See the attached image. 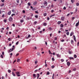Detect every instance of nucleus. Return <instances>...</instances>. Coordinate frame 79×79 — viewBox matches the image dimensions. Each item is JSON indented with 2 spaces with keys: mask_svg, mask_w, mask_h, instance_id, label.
Instances as JSON below:
<instances>
[{
  "mask_svg": "<svg viewBox=\"0 0 79 79\" xmlns=\"http://www.w3.org/2000/svg\"><path fill=\"white\" fill-rule=\"evenodd\" d=\"M79 26V23H77L76 24V26L77 27V26Z\"/></svg>",
  "mask_w": 79,
  "mask_h": 79,
  "instance_id": "nucleus-18",
  "label": "nucleus"
},
{
  "mask_svg": "<svg viewBox=\"0 0 79 79\" xmlns=\"http://www.w3.org/2000/svg\"><path fill=\"white\" fill-rule=\"evenodd\" d=\"M54 73L53 74V76H52V78L53 79H54V78H53V77H54Z\"/></svg>",
  "mask_w": 79,
  "mask_h": 79,
  "instance_id": "nucleus-58",
  "label": "nucleus"
},
{
  "mask_svg": "<svg viewBox=\"0 0 79 79\" xmlns=\"http://www.w3.org/2000/svg\"><path fill=\"white\" fill-rule=\"evenodd\" d=\"M21 23H23L24 22V20H20Z\"/></svg>",
  "mask_w": 79,
  "mask_h": 79,
  "instance_id": "nucleus-33",
  "label": "nucleus"
},
{
  "mask_svg": "<svg viewBox=\"0 0 79 79\" xmlns=\"http://www.w3.org/2000/svg\"><path fill=\"white\" fill-rule=\"evenodd\" d=\"M13 15H14V16H15V14H12V15H11V16H12V17L13 16Z\"/></svg>",
  "mask_w": 79,
  "mask_h": 79,
  "instance_id": "nucleus-38",
  "label": "nucleus"
},
{
  "mask_svg": "<svg viewBox=\"0 0 79 79\" xmlns=\"http://www.w3.org/2000/svg\"><path fill=\"white\" fill-rule=\"evenodd\" d=\"M11 11H10L8 13L7 15H11Z\"/></svg>",
  "mask_w": 79,
  "mask_h": 79,
  "instance_id": "nucleus-8",
  "label": "nucleus"
},
{
  "mask_svg": "<svg viewBox=\"0 0 79 79\" xmlns=\"http://www.w3.org/2000/svg\"><path fill=\"white\" fill-rule=\"evenodd\" d=\"M13 20V18L11 17H10V18L9 19V21L11 22Z\"/></svg>",
  "mask_w": 79,
  "mask_h": 79,
  "instance_id": "nucleus-2",
  "label": "nucleus"
},
{
  "mask_svg": "<svg viewBox=\"0 0 79 79\" xmlns=\"http://www.w3.org/2000/svg\"><path fill=\"white\" fill-rule=\"evenodd\" d=\"M37 79H38V78L39 77V76H40V75L39 74L37 73Z\"/></svg>",
  "mask_w": 79,
  "mask_h": 79,
  "instance_id": "nucleus-11",
  "label": "nucleus"
},
{
  "mask_svg": "<svg viewBox=\"0 0 79 79\" xmlns=\"http://www.w3.org/2000/svg\"><path fill=\"white\" fill-rule=\"evenodd\" d=\"M19 44V42L18 41L16 43V45H18V44Z\"/></svg>",
  "mask_w": 79,
  "mask_h": 79,
  "instance_id": "nucleus-37",
  "label": "nucleus"
},
{
  "mask_svg": "<svg viewBox=\"0 0 79 79\" xmlns=\"http://www.w3.org/2000/svg\"><path fill=\"white\" fill-rule=\"evenodd\" d=\"M8 73H11V70H8Z\"/></svg>",
  "mask_w": 79,
  "mask_h": 79,
  "instance_id": "nucleus-43",
  "label": "nucleus"
},
{
  "mask_svg": "<svg viewBox=\"0 0 79 79\" xmlns=\"http://www.w3.org/2000/svg\"><path fill=\"white\" fill-rule=\"evenodd\" d=\"M73 37L74 40L75 41V42H76V36H75V35H74Z\"/></svg>",
  "mask_w": 79,
  "mask_h": 79,
  "instance_id": "nucleus-7",
  "label": "nucleus"
},
{
  "mask_svg": "<svg viewBox=\"0 0 79 79\" xmlns=\"http://www.w3.org/2000/svg\"><path fill=\"white\" fill-rule=\"evenodd\" d=\"M28 5V6H31V3L28 2L27 4Z\"/></svg>",
  "mask_w": 79,
  "mask_h": 79,
  "instance_id": "nucleus-32",
  "label": "nucleus"
},
{
  "mask_svg": "<svg viewBox=\"0 0 79 79\" xmlns=\"http://www.w3.org/2000/svg\"><path fill=\"white\" fill-rule=\"evenodd\" d=\"M47 74L48 75H49V74H50V72H48Z\"/></svg>",
  "mask_w": 79,
  "mask_h": 79,
  "instance_id": "nucleus-44",
  "label": "nucleus"
},
{
  "mask_svg": "<svg viewBox=\"0 0 79 79\" xmlns=\"http://www.w3.org/2000/svg\"><path fill=\"white\" fill-rule=\"evenodd\" d=\"M11 49L10 48V50H9V51H8V53H10V52H11Z\"/></svg>",
  "mask_w": 79,
  "mask_h": 79,
  "instance_id": "nucleus-31",
  "label": "nucleus"
},
{
  "mask_svg": "<svg viewBox=\"0 0 79 79\" xmlns=\"http://www.w3.org/2000/svg\"><path fill=\"white\" fill-rule=\"evenodd\" d=\"M35 13H37V14H39V12L37 11H35Z\"/></svg>",
  "mask_w": 79,
  "mask_h": 79,
  "instance_id": "nucleus-39",
  "label": "nucleus"
},
{
  "mask_svg": "<svg viewBox=\"0 0 79 79\" xmlns=\"http://www.w3.org/2000/svg\"><path fill=\"white\" fill-rule=\"evenodd\" d=\"M77 46H79V42H78V43H77Z\"/></svg>",
  "mask_w": 79,
  "mask_h": 79,
  "instance_id": "nucleus-64",
  "label": "nucleus"
},
{
  "mask_svg": "<svg viewBox=\"0 0 79 79\" xmlns=\"http://www.w3.org/2000/svg\"><path fill=\"white\" fill-rule=\"evenodd\" d=\"M33 77H34V78H35V77H36V75L35 74H33Z\"/></svg>",
  "mask_w": 79,
  "mask_h": 79,
  "instance_id": "nucleus-14",
  "label": "nucleus"
},
{
  "mask_svg": "<svg viewBox=\"0 0 79 79\" xmlns=\"http://www.w3.org/2000/svg\"><path fill=\"white\" fill-rule=\"evenodd\" d=\"M28 38L30 37H31V35H28Z\"/></svg>",
  "mask_w": 79,
  "mask_h": 79,
  "instance_id": "nucleus-62",
  "label": "nucleus"
},
{
  "mask_svg": "<svg viewBox=\"0 0 79 79\" xmlns=\"http://www.w3.org/2000/svg\"><path fill=\"white\" fill-rule=\"evenodd\" d=\"M69 59H70L71 60H74V58H73V57H69Z\"/></svg>",
  "mask_w": 79,
  "mask_h": 79,
  "instance_id": "nucleus-13",
  "label": "nucleus"
},
{
  "mask_svg": "<svg viewBox=\"0 0 79 79\" xmlns=\"http://www.w3.org/2000/svg\"><path fill=\"white\" fill-rule=\"evenodd\" d=\"M60 60L62 62H63L64 61V60L63 59H61Z\"/></svg>",
  "mask_w": 79,
  "mask_h": 79,
  "instance_id": "nucleus-47",
  "label": "nucleus"
},
{
  "mask_svg": "<svg viewBox=\"0 0 79 79\" xmlns=\"http://www.w3.org/2000/svg\"><path fill=\"white\" fill-rule=\"evenodd\" d=\"M37 23V21H35L34 22V24H35H35H36Z\"/></svg>",
  "mask_w": 79,
  "mask_h": 79,
  "instance_id": "nucleus-26",
  "label": "nucleus"
},
{
  "mask_svg": "<svg viewBox=\"0 0 79 79\" xmlns=\"http://www.w3.org/2000/svg\"><path fill=\"white\" fill-rule=\"evenodd\" d=\"M61 42H64V40H61Z\"/></svg>",
  "mask_w": 79,
  "mask_h": 79,
  "instance_id": "nucleus-55",
  "label": "nucleus"
},
{
  "mask_svg": "<svg viewBox=\"0 0 79 79\" xmlns=\"http://www.w3.org/2000/svg\"><path fill=\"white\" fill-rule=\"evenodd\" d=\"M71 2H72V3H74V0H71Z\"/></svg>",
  "mask_w": 79,
  "mask_h": 79,
  "instance_id": "nucleus-54",
  "label": "nucleus"
},
{
  "mask_svg": "<svg viewBox=\"0 0 79 79\" xmlns=\"http://www.w3.org/2000/svg\"><path fill=\"white\" fill-rule=\"evenodd\" d=\"M44 26H47V23H44L43 24Z\"/></svg>",
  "mask_w": 79,
  "mask_h": 79,
  "instance_id": "nucleus-24",
  "label": "nucleus"
},
{
  "mask_svg": "<svg viewBox=\"0 0 79 79\" xmlns=\"http://www.w3.org/2000/svg\"><path fill=\"white\" fill-rule=\"evenodd\" d=\"M74 57L75 58H76L77 57V56H76V55L75 54L74 55Z\"/></svg>",
  "mask_w": 79,
  "mask_h": 79,
  "instance_id": "nucleus-27",
  "label": "nucleus"
},
{
  "mask_svg": "<svg viewBox=\"0 0 79 79\" xmlns=\"http://www.w3.org/2000/svg\"><path fill=\"white\" fill-rule=\"evenodd\" d=\"M52 61H55V59H54V58L53 57H52Z\"/></svg>",
  "mask_w": 79,
  "mask_h": 79,
  "instance_id": "nucleus-29",
  "label": "nucleus"
},
{
  "mask_svg": "<svg viewBox=\"0 0 79 79\" xmlns=\"http://www.w3.org/2000/svg\"><path fill=\"white\" fill-rule=\"evenodd\" d=\"M61 23V21H59L57 22L58 24H60Z\"/></svg>",
  "mask_w": 79,
  "mask_h": 79,
  "instance_id": "nucleus-15",
  "label": "nucleus"
},
{
  "mask_svg": "<svg viewBox=\"0 0 79 79\" xmlns=\"http://www.w3.org/2000/svg\"><path fill=\"white\" fill-rule=\"evenodd\" d=\"M2 54L3 55H4V52H2Z\"/></svg>",
  "mask_w": 79,
  "mask_h": 79,
  "instance_id": "nucleus-50",
  "label": "nucleus"
},
{
  "mask_svg": "<svg viewBox=\"0 0 79 79\" xmlns=\"http://www.w3.org/2000/svg\"><path fill=\"white\" fill-rule=\"evenodd\" d=\"M43 4L44 5H47V2L46 1H44V2H43Z\"/></svg>",
  "mask_w": 79,
  "mask_h": 79,
  "instance_id": "nucleus-4",
  "label": "nucleus"
},
{
  "mask_svg": "<svg viewBox=\"0 0 79 79\" xmlns=\"http://www.w3.org/2000/svg\"><path fill=\"white\" fill-rule=\"evenodd\" d=\"M19 61H20V59H19V58H18L17 62H19Z\"/></svg>",
  "mask_w": 79,
  "mask_h": 79,
  "instance_id": "nucleus-20",
  "label": "nucleus"
},
{
  "mask_svg": "<svg viewBox=\"0 0 79 79\" xmlns=\"http://www.w3.org/2000/svg\"><path fill=\"white\" fill-rule=\"evenodd\" d=\"M45 44L46 45H47V42L46 41L45 42Z\"/></svg>",
  "mask_w": 79,
  "mask_h": 79,
  "instance_id": "nucleus-63",
  "label": "nucleus"
},
{
  "mask_svg": "<svg viewBox=\"0 0 79 79\" xmlns=\"http://www.w3.org/2000/svg\"><path fill=\"white\" fill-rule=\"evenodd\" d=\"M61 19L62 21H64V17L62 16L61 18Z\"/></svg>",
  "mask_w": 79,
  "mask_h": 79,
  "instance_id": "nucleus-3",
  "label": "nucleus"
},
{
  "mask_svg": "<svg viewBox=\"0 0 79 79\" xmlns=\"http://www.w3.org/2000/svg\"><path fill=\"white\" fill-rule=\"evenodd\" d=\"M55 16V14H53L50 16V18H52V17H53V16Z\"/></svg>",
  "mask_w": 79,
  "mask_h": 79,
  "instance_id": "nucleus-12",
  "label": "nucleus"
},
{
  "mask_svg": "<svg viewBox=\"0 0 79 79\" xmlns=\"http://www.w3.org/2000/svg\"><path fill=\"white\" fill-rule=\"evenodd\" d=\"M76 5H77V6H79V3H76Z\"/></svg>",
  "mask_w": 79,
  "mask_h": 79,
  "instance_id": "nucleus-40",
  "label": "nucleus"
},
{
  "mask_svg": "<svg viewBox=\"0 0 79 79\" xmlns=\"http://www.w3.org/2000/svg\"><path fill=\"white\" fill-rule=\"evenodd\" d=\"M4 16H5V15H4V14H3L2 15V18H3V17H4Z\"/></svg>",
  "mask_w": 79,
  "mask_h": 79,
  "instance_id": "nucleus-51",
  "label": "nucleus"
},
{
  "mask_svg": "<svg viewBox=\"0 0 79 79\" xmlns=\"http://www.w3.org/2000/svg\"><path fill=\"white\" fill-rule=\"evenodd\" d=\"M54 11V10H51V13H53Z\"/></svg>",
  "mask_w": 79,
  "mask_h": 79,
  "instance_id": "nucleus-45",
  "label": "nucleus"
},
{
  "mask_svg": "<svg viewBox=\"0 0 79 79\" xmlns=\"http://www.w3.org/2000/svg\"><path fill=\"white\" fill-rule=\"evenodd\" d=\"M15 45H13V46L12 47L13 48H12V49H11V52H13V50H14V49H15Z\"/></svg>",
  "mask_w": 79,
  "mask_h": 79,
  "instance_id": "nucleus-5",
  "label": "nucleus"
},
{
  "mask_svg": "<svg viewBox=\"0 0 79 79\" xmlns=\"http://www.w3.org/2000/svg\"><path fill=\"white\" fill-rule=\"evenodd\" d=\"M55 68V66H54V65H52L51 66V68Z\"/></svg>",
  "mask_w": 79,
  "mask_h": 79,
  "instance_id": "nucleus-34",
  "label": "nucleus"
},
{
  "mask_svg": "<svg viewBox=\"0 0 79 79\" xmlns=\"http://www.w3.org/2000/svg\"><path fill=\"white\" fill-rule=\"evenodd\" d=\"M76 68H75L73 69V71H76Z\"/></svg>",
  "mask_w": 79,
  "mask_h": 79,
  "instance_id": "nucleus-30",
  "label": "nucleus"
},
{
  "mask_svg": "<svg viewBox=\"0 0 79 79\" xmlns=\"http://www.w3.org/2000/svg\"><path fill=\"white\" fill-rule=\"evenodd\" d=\"M1 57L2 58H3V55H1Z\"/></svg>",
  "mask_w": 79,
  "mask_h": 79,
  "instance_id": "nucleus-53",
  "label": "nucleus"
},
{
  "mask_svg": "<svg viewBox=\"0 0 79 79\" xmlns=\"http://www.w3.org/2000/svg\"><path fill=\"white\" fill-rule=\"evenodd\" d=\"M4 3H2L1 5V6H2H2H4Z\"/></svg>",
  "mask_w": 79,
  "mask_h": 79,
  "instance_id": "nucleus-28",
  "label": "nucleus"
},
{
  "mask_svg": "<svg viewBox=\"0 0 79 79\" xmlns=\"http://www.w3.org/2000/svg\"><path fill=\"white\" fill-rule=\"evenodd\" d=\"M66 7L65 6L63 8V10H66Z\"/></svg>",
  "mask_w": 79,
  "mask_h": 79,
  "instance_id": "nucleus-49",
  "label": "nucleus"
},
{
  "mask_svg": "<svg viewBox=\"0 0 79 79\" xmlns=\"http://www.w3.org/2000/svg\"><path fill=\"white\" fill-rule=\"evenodd\" d=\"M37 55L38 56H40V53L37 52Z\"/></svg>",
  "mask_w": 79,
  "mask_h": 79,
  "instance_id": "nucleus-19",
  "label": "nucleus"
},
{
  "mask_svg": "<svg viewBox=\"0 0 79 79\" xmlns=\"http://www.w3.org/2000/svg\"><path fill=\"white\" fill-rule=\"evenodd\" d=\"M69 54H71V53H72L71 52V51H69Z\"/></svg>",
  "mask_w": 79,
  "mask_h": 79,
  "instance_id": "nucleus-42",
  "label": "nucleus"
},
{
  "mask_svg": "<svg viewBox=\"0 0 79 79\" xmlns=\"http://www.w3.org/2000/svg\"><path fill=\"white\" fill-rule=\"evenodd\" d=\"M36 4H37V2H34V5H36Z\"/></svg>",
  "mask_w": 79,
  "mask_h": 79,
  "instance_id": "nucleus-16",
  "label": "nucleus"
},
{
  "mask_svg": "<svg viewBox=\"0 0 79 79\" xmlns=\"http://www.w3.org/2000/svg\"><path fill=\"white\" fill-rule=\"evenodd\" d=\"M66 34L67 35H69V32H67L66 33Z\"/></svg>",
  "mask_w": 79,
  "mask_h": 79,
  "instance_id": "nucleus-35",
  "label": "nucleus"
},
{
  "mask_svg": "<svg viewBox=\"0 0 79 79\" xmlns=\"http://www.w3.org/2000/svg\"><path fill=\"white\" fill-rule=\"evenodd\" d=\"M23 13H25V10H23Z\"/></svg>",
  "mask_w": 79,
  "mask_h": 79,
  "instance_id": "nucleus-61",
  "label": "nucleus"
},
{
  "mask_svg": "<svg viewBox=\"0 0 79 79\" xmlns=\"http://www.w3.org/2000/svg\"><path fill=\"white\" fill-rule=\"evenodd\" d=\"M12 74L13 76H15V73H13V72H12Z\"/></svg>",
  "mask_w": 79,
  "mask_h": 79,
  "instance_id": "nucleus-17",
  "label": "nucleus"
},
{
  "mask_svg": "<svg viewBox=\"0 0 79 79\" xmlns=\"http://www.w3.org/2000/svg\"><path fill=\"white\" fill-rule=\"evenodd\" d=\"M47 19L48 21L49 20H50V18H49V17H48L47 18Z\"/></svg>",
  "mask_w": 79,
  "mask_h": 79,
  "instance_id": "nucleus-52",
  "label": "nucleus"
},
{
  "mask_svg": "<svg viewBox=\"0 0 79 79\" xmlns=\"http://www.w3.org/2000/svg\"><path fill=\"white\" fill-rule=\"evenodd\" d=\"M52 27H50L48 28V30L49 31H52Z\"/></svg>",
  "mask_w": 79,
  "mask_h": 79,
  "instance_id": "nucleus-21",
  "label": "nucleus"
},
{
  "mask_svg": "<svg viewBox=\"0 0 79 79\" xmlns=\"http://www.w3.org/2000/svg\"><path fill=\"white\" fill-rule=\"evenodd\" d=\"M44 16H47V13H45L44 14Z\"/></svg>",
  "mask_w": 79,
  "mask_h": 79,
  "instance_id": "nucleus-25",
  "label": "nucleus"
},
{
  "mask_svg": "<svg viewBox=\"0 0 79 79\" xmlns=\"http://www.w3.org/2000/svg\"><path fill=\"white\" fill-rule=\"evenodd\" d=\"M1 2H2L3 3V2H5V0H1Z\"/></svg>",
  "mask_w": 79,
  "mask_h": 79,
  "instance_id": "nucleus-56",
  "label": "nucleus"
},
{
  "mask_svg": "<svg viewBox=\"0 0 79 79\" xmlns=\"http://www.w3.org/2000/svg\"><path fill=\"white\" fill-rule=\"evenodd\" d=\"M67 64L68 66H70V63L69 62H67Z\"/></svg>",
  "mask_w": 79,
  "mask_h": 79,
  "instance_id": "nucleus-10",
  "label": "nucleus"
},
{
  "mask_svg": "<svg viewBox=\"0 0 79 79\" xmlns=\"http://www.w3.org/2000/svg\"><path fill=\"white\" fill-rule=\"evenodd\" d=\"M19 0H17V3H19Z\"/></svg>",
  "mask_w": 79,
  "mask_h": 79,
  "instance_id": "nucleus-57",
  "label": "nucleus"
},
{
  "mask_svg": "<svg viewBox=\"0 0 79 79\" xmlns=\"http://www.w3.org/2000/svg\"><path fill=\"white\" fill-rule=\"evenodd\" d=\"M4 22L5 23H6V20L5 19L4 20Z\"/></svg>",
  "mask_w": 79,
  "mask_h": 79,
  "instance_id": "nucleus-41",
  "label": "nucleus"
},
{
  "mask_svg": "<svg viewBox=\"0 0 79 79\" xmlns=\"http://www.w3.org/2000/svg\"><path fill=\"white\" fill-rule=\"evenodd\" d=\"M73 43H74V41H73V40H71V43L72 44H73Z\"/></svg>",
  "mask_w": 79,
  "mask_h": 79,
  "instance_id": "nucleus-23",
  "label": "nucleus"
},
{
  "mask_svg": "<svg viewBox=\"0 0 79 79\" xmlns=\"http://www.w3.org/2000/svg\"><path fill=\"white\" fill-rule=\"evenodd\" d=\"M37 62H38V61H35V64H36L37 63Z\"/></svg>",
  "mask_w": 79,
  "mask_h": 79,
  "instance_id": "nucleus-46",
  "label": "nucleus"
},
{
  "mask_svg": "<svg viewBox=\"0 0 79 79\" xmlns=\"http://www.w3.org/2000/svg\"><path fill=\"white\" fill-rule=\"evenodd\" d=\"M19 55V53H17L16 54V56H18Z\"/></svg>",
  "mask_w": 79,
  "mask_h": 79,
  "instance_id": "nucleus-60",
  "label": "nucleus"
},
{
  "mask_svg": "<svg viewBox=\"0 0 79 79\" xmlns=\"http://www.w3.org/2000/svg\"><path fill=\"white\" fill-rule=\"evenodd\" d=\"M60 26L61 27H63V24H61L60 25Z\"/></svg>",
  "mask_w": 79,
  "mask_h": 79,
  "instance_id": "nucleus-22",
  "label": "nucleus"
},
{
  "mask_svg": "<svg viewBox=\"0 0 79 79\" xmlns=\"http://www.w3.org/2000/svg\"><path fill=\"white\" fill-rule=\"evenodd\" d=\"M8 40H9V41H10L11 40V38H9L8 39Z\"/></svg>",
  "mask_w": 79,
  "mask_h": 79,
  "instance_id": "nucleus-48",
  "label": "nucleus"
},
{
  "mask_svg": "<svg viewBox=\"0 0 79 79\" xmlns=\"http://www.w3.org/2000/svg\"><path fill=\"white\" fill-rule=\"evenodd\" d=\"M73 34H74V33L73 32H71L70 34V36H72Z\"/></svg>",
  "mask_w": 79,
  "mask_h": 79,
  "instance_id": "nucleus-9",
  "label": "nucleus"
},
{
  "mask_svg": "<svg viewBox=\"0 0 79 79\" xmlns=\"http://www.w3.org/2000/svg\"><path fill=\"white\" fill-rule=\"evenodd\" d=\"M12 26H13V27H15V24H12Z\"/></svg>",
  "mask_w": 79,
  "mask_h": 79,
  "instance_id": "nucleus-59",
  "label": "nucleus"
},
{
  "mask_svg": "<svg viewBox=\"0 0 79 79\" xmlns=\"http://www.w3.org/2000/svg\"><path fill=\"white\" fill-rule=\"evenodd\" d=\"M35 18H38V15H35Z\"/></svg>",
  "mask_w": 79,
  "mask_h": 79,
  "instance_id": "nucleus-36",
  "label": "nucleus"
},
{
  "mask_svg": "<svg viewBox=\"0 0 79 79\" xmlns=\"http://www.w3.org/2000/svg\"><path fill=\"white\" fill-rule=\"evenodd\" d=\"M15 73L16 74V75H17V76H18V77L20 76V75H19V74H20V73L18 71L16 72H15Z\"/></svg>",
  "mask_w": 79,
  "mask_h": 79,
  "instance_id": "nucleus-1",
  "label": "nucleus"
},
{
  "mask_svg": "<svg viewBox=\"0 0 79 79\" xmlns=\"http://www.w3.org/2000/svg\"><path fill=\"white\" fill-rule=\"evenodd\" d=\"M56 56L57 58H60V57H61V56L59 55V54H57Z\"/></svg>",
  "mask_w": 79,
  "mask_h": 79,
  "instance_id": "nucleus-6",
  "label": "nucleus"
}]
</instances>
